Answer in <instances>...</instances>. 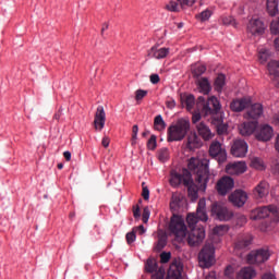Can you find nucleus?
<instances>
[{"mask_svg":"<svg viewBox=\"0 0 279 279\" xmlns=\"http://www.w3.org/2000/svg\"><path fill=\"white\" fill-rule=\"evenodd\" d=\"M226 171L231 175H241L242 173H245V171H247V163H245L244 161L229 163L226 166Z\"/></svg>","mask_w":279,"mask_h":279,"instance_id":"obj_22","label":"nucleus"},{"mask_svg":"<svg viewBox=\"0 0 279 279\" xmlns=\"http://www.w3.org/2000/svg\"><path fill=\"white\" fill-rule=\"evenodd\" d=\"M191 182H192L191 174L178 173V171L175 170L171 171L170 173V185H172L174 189H177V186H180V184H184V186H189Z\"/></svg>","mask_w":279,"mask_h":279,"instance_id":"obj_16","label":"nucleus"},{"mask_svg":"<svg viewBox=\"0 0 279 279\" xmlns=\"http://www.w3.org/2000/svg\"><path fill=\"white\" fill-rule=\"evenodd\" d=\"M210 16H213V10L206 9L199 14L196 15V19L202 23H206V21H210Z\"/></svg>","mask_w":279,"mask_h":279,"instance_id":"obj_42","label":"nucleus"},{"mask_svg":"<svg viewBox=\"0 0 279 279\" xmlns=\"http://www.w3.org/2000/svg\"><path fill=\"white\" fill-rule=\"evenodd\" d=\"M178 2L180 3V5L182 8H184V5H194L195 4V0H178Z\"/></svg>","mask_w":279,"mask_h":279,"instance_id":"obj_58","label":"nucleus"},{"mask_svg":"<svg viewBox=\"0 0 279 279\" xmlns=\"http://www.w3.org/2000/svg\"><path fill=\"white\" fill-rule=\"evenodd\" d=\"M253 195L256 199H265L269 195V183L267 181L259 182L253 190Z\"/></svg>","mask_w":279,"mask_h":279,"instance_id":"obj_24","label":"nucleus"},{"mask_svg":"<svg viewBox=\"0 0 279 279\" xmlns=\"http://www.w3.org/2000/svg\"><path fill=\"white\" fill-rule=\"evenodd\" d=\"M221 110V102L219 101V98L216 96H211L208 98L206 105H204V108L202 109L203 114L205 117H208V114H217Z\"/></svg>","mask_w":279,"mask_h":279,"instance_id":"obj_14","label":"nucleus"},{"mask_svg":"<svg viewBox=\"0 0 279 279\" xmlns=\"http://www.w3.org/2000/svg\"><path fill=\"white\" fill-rule=\"evenodd\" d=\"M158 263L154 258H148L145 264V270L147 274H154L155 271L159 270Z\"/></svg>","mask_w":279,"mask_h":279,"instance_id":"obj_36","label":"nucleus"},{"mask_svg":"<svg viewBox=\"0 0 279 279\" xmlns=\"http://www.w3.org/2000/svg\"><path fill=\"white\" fill-rule=\"evenodd\" d=\"M270 32L275 36L279 35V17L271 21V23H270Z\"/></svg>","mask_w":279,"mask_h":279,"instance_id":"obj_46","label":"nucleus"},{"mask_svg":"<svg viewBox=\"0 0 279 279\" xmlns=\"http://www.w3.org/2000/svg\"><path fill=\"white\" fill-rule=\"evenodd\" d=\"M150 215H151V211L149 210V207H144L143 214H142L143 223H147L149 221Z\"/></svg>","mask_w":279,"mask_h":279,"instance_id":"obj_49","label":"nucleus"},{"mask_svg":"<svg viewBox=\"0 0 279 279\" xmlns=\"http://www.w3.org/2000/svg\"><path fill=\"white\" fill-rule=\"evenodd\" d=\"M198 260L202 267L208 269L215 265V246L213 244H205L198 254Z\"/></svg>","mask_w":279,"mask_h":279,"instance_id":"obj_5","label":"nucleus"},{"mask_svg":"<svg viewBox=\"0 0 279 279\" xmlns=\"http://www.w3.org/2000/svg\"><path fill=\"white\" fill-rule=\"evenodd\" d=\"M232 189H234V179L231 177H222L216 184V190L222 197H226Z\"/></svg>","mask_w":279,"mask_h":279,"instance_id":"obj_13","label":"nucleus"},{"mask_svg":"<svg viewBox=\"0 0 279 279\" xmlns=\"http://www.w3.org/2000/svg\"><path fill=\"white\" fill-rule=\"evenodd\" d=\"M142 196L144 199H149V187L145 186L143 187Z\"/></svg>","mask_w":279,"mask_h":279,"instance_id":"obj_61","label":"nucleus"},{"mask_svg":"<svg viewBox=\"0 0 279 279\" xmlns=\"http://www.w3.org/2000/svg\"><path fill=\"white\" fill-rule=\"evenodd\" d=\"M202 120V113L196 112L192 116V123H199V121Z\"/></svg>","mask_w":279,"mask_h":279,"instance_id":"obj_59","label":"nucleus"},{"mask_svg":"<svg viewBox=\"0 0 279 279\" xmlns=\"http://www.w3.org/2000/svg\"><path fill=\"white\" fill-rule=\"evenodd\" d=\"M154 128L157 130V132H162L165 128H167V123H165V120L162 119V116L158 114L154 120Z\"/></svg>","mask_w":279,"mask_h":279,"instance_id":"obj_39","label":"nucleus"},{"mask_svg":"<svg viewBox=\"0 0 279 279\" xmlns=\"http://www.w3.org/2000/svg\"><path fill=\"white\" fill-rule=\"evenodd\" d=\"M144 97H147V90H145V89H137L135 92V99H136V101H141V99H144Z\"/></svg>","mask_w":279,"mask_h":279,"instance_id":"obj_50","label":"nucleus"},{"mask_svg":"<svg viewBox=\"0 0 279 279\" xmlns=\"http://www.w3.org/2000/svg\"><path fill=\"white\" fill-rule=\"evenodd\" d=\"M191 130V121L181 118L168 128V143L184 141Z\"/></svg>","mask_w":279,"mask_h":279,"instance_id":"obj_2","label":"nucleus"},{"mask_svg":"<svg viewBox=\"0 0 279 279\" xmlns=\"http://www.w3.org/2000/svg\"><path fill=\"white\" fill-rule=\"evenodd\" d=\"M226 87V76L225 74H218L214 82V89L219 94L223 93V88Z\"/></svg>","mask_w":279,"mask_h":279,"instance_id":"obj_33","label":"nucleus"},{"mask_svg":"<svg viewBox=\"0 0 279 279\" xmlns=\"http://www.w3.org/2000/svg\"><path fill=\"white\" fill-rule=\"evenodd\" d=\"M269 58H271V52L269 51V49H267V48L259 49L258 60H259L260 64H265L267 62V60H269Z\"/></svg>","mask_w":279,"mask_h":279,"instance_id":"obj_38","label":"nucleus"},{"mask_svg":"<svg viewBox=\"0 0 279 279\" xmlns=\"http://www.w3.org/2000/svg\"><path fill=\"white\" fill-rule=\"evenodd\" d=\"M157 158L160 162H167L169 160V148H160L157 153Z\"/></svg>","mask_w":279,"mask_h":279,"instance_id":"obj_43","label":"nucleus"},{"mask_svg":"<svg viewBox=\"0 0 279 279\" xmlns=\"http://www.w3.org/2000/svg\"><path fill=\"white\" fill-rule=\"evenodd\" d=\"M279 211L278 207L276 205H268V206H263L254 209L252 211L251 219L254 221L258 219H267V217H278Z\"/></svg>","mask_w":279,"mask_h":279,"instance_id":"obj_6","label":"nucleus"},{"mask_svg":"<svg viewBox=\"0 0 279 279\" xmlns=\"http://www.w3.org/2000/svg\"><path fill=\"white\" fill-rule=\"evenodd\" d=\"M166 9L169 12H178L180 10V5L175 1L171 0L167 3Z\"/></svg>","mask_w":279,"mask_h":279,"instance_id":"obj_48","label":"nucleus"},{"mask_svg":"<svg viewBox=\"0 0 279 279\" xmlns=\"http://www.w3.org/2000/svg\"><path fill=\"white\" fill-rule=\"evenodd\" d=\"M182 271H184L182 260L174 259L168 269L167 279H182Z\"/></svg>","mask_w":279,"mask_h":279,"instance_id":"obj_17","label":"nucleus"},{"mask_svg":"<svg viewBox=\"0 0 279 279\" xmlns=\"http://www.w3.org/2000/svg\"><path fill=\"white\" fill-rule=\"evenodd\" d=\"M198 221H208V214L206 213V198H201L196 208V214H189L186 216V222L191 230L197 228Z\"/></svg>","mask_w":279,"mask_h":279,"instance_id":"obj_4","label":"nucleus"},{"mask_svg":"<svg viewBox=\"0 0 279 279\" xmlns=\"http://www.w3.org/2000/svg\"><path fill=\"white\" fill-rule=\"evenodd\" d=\"M171 260V253L163 252L160 254V263L166 264Z\"/></svg>","mask_w":279,"mask_h":279,"instance_id":"obj_52","label":"nucleus"},{"mask_svg":"<svg viewBox=\"0 0 279 279\" xmlns=\"http://www.w3.org/2000/svg\"><path fill=\"white\" fill-rule=\"evenodd\" d=\"M262 279H276V275L271 271H268L262 276Z\"/></svg>","mask_w":279,"mask_h":279,"instance_id":"obj_63","label":"nucleus"},{"mask_svg":"<svg viewBox=\"0 0 279 279\" xmlns=\"http://www.w3.org/2000/svg\"><path fill=\"white\" fill-rule=\"evenodd\" d=\"M204 239H206V229L198 226L191 229L187 235V244L190 247H197V245H202V243H204Z\"/></svg>","mask_w":279,"mask_h":279,"instance_id":"obj_7","label":"nucleus"},{"mask_svg":"<svg viewBox=\"0 0 279 279\" xmlns=\"http://www.w3.org/2000/svg\"><path fill=\"white\" fill-rule=\"evenodd\" d=\"M252 100L247 98L235 99L230 104V108L233 112H243L245 108H250Z\"/></svg>","mask_w":279,"mask_h":279,"instance_id":"obj_26","label":"nucleus"},{"mask_svg":"<svg viewBox=\"0 0 279 279\" xmlns=\"http://www.w3.org/2000/svg\"><path fill=\"white\" fill-rule=\"evenodd\" d=\"M223 25H236V22L234 21V17L228 16L222 19Z\"/></svg>","mask_w":279,"mask_h":279,"instance_id":"obj_55","label":"nucleus"},{"mask_svg":"<svg viewBox=\"0 0 279 279\" xmlns=\"http://www.w3.org/2000/svg\"><path fill=\"white\" fill-rule=\"evenodd\" d=\"M209 155L211 158H216L219 165H223L228 160V153L223 145L219 141H214L209 146Z\"/></svg>","mask_w":279,"mask_h":279,"instance_id":"obj_10","label":"nucleus"},{"mask_svg":"<svg viewBox=\"0 0 279 279\" xmlns=\"http://www.w3.org/2000/svg\"><path fill=\"white\" fill-rule=\"evenodd\" d=\"M247 142L245 140H235L231 146V154L234 158H245L247 156Z\"/></svg>","mask_w":279,"mask_h":279,"instance_id":"obj_15","label":"nucleus"},{"mask_svg":"<svg viewBox=\"0 0 279 279\" xmlns=\"http://www.w3.org/2000/svg\"><path fill=\"white\" fill-rule=\"evenodd\" d=\"M169 231L173 234L175 241H184V239H186V232H189L184 218L179 215H173L170 219Z\"/></svg>","mask_w":279,"mask_h":279,"instance_id":"obj_3","label":"nucleus"},{"mask_svg":"<svg viewBox=\"0 0 279 279\" xmlns=\"http://www.w3.org/2000/svg\"><path fill=\"white\" fill-rule=\"evenodd\" d=\"M269 251L259 248L251 251L246 257V260L248 265H260L263 263H267V260H269Z\"/></svg>","mask_w":279,"mask_h":279,"instance_id":"obj_11","label":"nucleus"},{"mask_svg":"<svg viewBox=\"0 0 279 279\" xmlns=\"http://www.w3.org/2000/svg\"><path fill=\"white\" fill-rule=\"evenodd\" d=\"M167 247V235H159L156 244L157 252H162Z\"/></svg>","mask_w":279,"mask_h":279,"instance_id":"obj_44","label":"nucleus"},{"mask_svg":"<svg viewBox=\"0 0 279 279\" xmlns=\"http://www.w3.org/2000/svg\"><path fill=\"white\" fill-rule=\"evenodd\" d=\"M196 130L198 133V136L203 138V141H210L215 134L210 130V126H208L205 122H199L196 125Z\"/></svg>","mask_w":279,"mask_h":279,"instance_id":"obj_25","label":"nucleus"},{"mask_svg":"<svg viewBox=\"0 0 279 279\" xmlns=\"http://www.w3.org/2000/svg\"><path fill=\"white\" fill-rule=\"evenodd\" d=\"M241 136H252V134H256V130H258V121H248L244 122L239 126Z\"/></svg>","mask_w":279,"mask_h":279,"instance_id":"obj_21","label":"nucleus"},{"mask_svg":"<svg viewBox=\"0 0 279 279\" xmlns=\"http://www.w3.org/2000/svg\"><path fill=\"white\" fill-rule=\"evenodd\" d=\"M94 128L96 132H101L106 128V110H104V106H98L96 109Z\"/></svg>","mask_w":279,"mask_h":279,"instance_id":"obj_18","label":"nucleus"},{"mask_svg":"<svg viewBox=\"0 0 279 279\" xmlns=\"http://www.w3.org/2000/svg\"><path fill=\"white\" fill-rule=\"evenodd\" d=\"M197 185H195L193 183V179L192 182L187 186V195L191 199V202H197V198L199 197V191H202L203 193L206 192V190H202V187H199V183L196 182Z\"/></svg>","mask_w":279,"mask_h":279,"instance_id":"obj_30","label":"nucleus"},{"mask_svg":"<svg viewBox=\"0 0 279 279\" xmlns=\"http://www.w3.org/2000/svg\"><path fill=\"white\" fill-rule=\"evenodd\" d=\"M229 199L231 203H233V206H238V208H241L245 206V203L247 202V192L243 190H235L229 196Z\"/></svg>","mask_w":279,"mask_h":279,"instance_id":"obj_19","label":"nucleus"},{"mask_svg":"<svg viewBox=\"0 0 279 279\" xmlns=\"http://www.w3.org/2000/svg\"><path fill=\"white\" fill-rule=\"evenodd\" d=\"M214 123L217 125L218 134H226L228 132V124H223V118L216 119L214 118Z\"/></svg>","mask_w":279,"mask_h":279,"instance_id":"obj_37","label":"nucleus"},{"mask_svg":"<svg viewBox=\"0 0 279 279\" xmlns=\"http://www.w3.org/2000/svg\"><path fill=\"white\" fill-rule=\"evenodd\" d=\"M133 217L140 219L141 217V207L138 205L133 206Z\"/></svg>","mask_w":279,"mask_h":279,"instance_id":"obj_57","label":"nucleus"},{"mask_svg":"<svg viewBox=\"0 0 279 279\" xmlns=\"http://www.w3.org/2000/svg\"><path fill=\"white\" fill-rule=\"evenodd\" d=\"M268 73L272 82H277V86L279 88V62L272 60L267 65Z\"/></svg>","mask_w":279,"mask_h":279,"instance_id":"obj_29","label":"nucleus"},{"mask_svg":"<svg viewBox=\"0 0 279 279\" xmlns=\"http://www.w3.org/2000/svg\"><path fill=\"white\" fill-rule=\"evenodd\" d=\"M263 105L262 104H254L250 107L247 112L244 114V119H253V121H258L260 117H263Z\"/></svg>","mask_w":279,"mask_h":279,"instance_id":"obj_23","label":"nucleus"},{"mask_svg":"<svg viewBox=\"0 0 279 279\" xmlns=\"http://www.w3.org/2000/svg\"><path fill=\"white\" fill-rule=\"evenodd\" d=\"M169 53H171L170 48L160 46H153L148 51V56L155 60H165Z\"/></svg>","mask_w":279,"mask_h":279,"instance_id":"obj_20","label":"nucleus"},{"mask_svg":"<svg viewBox=\"0 0 279 279\" xmlns=\"http://www.w3.org/2000/svg\"><path fill=\"white\" fill-rule=\"evenodd\" d=\"M251 167H253V169H257V171H265V161L258 157H255L251 160Z\"/></svg>","mask_w":279,"mask_h":279,"instance_id":"obj_41","label":"nucleus"},{"mask_svg":"<svg viewBox=\"0 0 279 279\" xmlns=\"http://www.w3.org/2000/svg\"><path fill=\"white\" fill-rule=\"evenodd\" d=\"M196 86L198 88V93L202 95H210V90H213V85L208 77H201L196 81Z\"/></svg>","mask_w":279,"mask_h":279,"instance_id":"obj_28","label":"nucleus"},{"mask_svg":"<svg viewBox=\"0 0 279 279\" xmlns=\"http://www.w3.org/2000/svg\"><path fill=\"white\" fill-rule=\"evenodd\" d=\"M160 82V76L158 74L150 75V84H158Z\"/></svg>","mask_w":279,"mask_h":279,"instance_id":"obj_60","label":"nucleus"},{"mask_svg":"<svg viewBox=\"0 0 279 279\" xmlns=\"http://www.w3.org/2000/svg\"><path fill=\"white\" fill-rule=\"evenodd\" d=\"M166 107L169 109V110H173V108H175V99L173 98H168L166 100Z\"/></svg>","mask_w":279,"mask_h":279,"instance_id":"obj_56","label":"nucleus"},{"mask_svg":"<svg viewBox=\"0 0 279 279\" xmlns=\"http://www.w3.org/2000/svg\"><path fill=\"white\" fill-rule=\"evenodd\" d=\"M229 230L230 227L228 225H219L214 228L213 232L217 236H223V234H228Z\"/></svg>","mask_w":279,"mask_h":279,"instance_id":"obj_40","label":"nucleus"},{"mask_svg":"<svg viewBox=\"0 0 279 279\" xmlns=\"http://www.w3.org/2000/svg\"><path fill=\"white\" fill-rule=\"evenodd\" d=\"M166 274L165 268L160 267L158 270H155V272H151L150 279H165Z\"/></svg>","mask_w":279,"mask_h":279,"instance_id":"obj_47","label":"nucleus"},{"mask_svg":"<svg viewBox=\"0 0 279 279\" xmlns=\"http://www.w3.org/2000/svg\"><path fill=\"white\" fill-rule=\"evenodd\" d=\"M156 145H157V143H156V136L153 135V136L148 140V142H147V147H148V149L154 150V149H156Z\"/></svg>","mask_w":279,"mask_h":279,"instance_id":"obj_53","label":"nucleus"},{"mask_svg":"<svg viewBox=\"0 0 279 279\" xmlns=\"http://www.w3.org/2000/svg\"><path fill=\"white\" fill-rule=\"evenodd\" d=\"M187 169L196 174L201 191H206L210 180V160L191 157L187 161Z\"/></svg>","mask_w":279,"mask_h":279,"instance_id":"obj_1","label":"nucleus"},{"mask_svg":"<svg viewBox=\"0 0 279 279\" xmlns=\"http://www.w3.org/2000/svg\"><path fill=\"white\" fill-rule=\"evenodd\" d=\"M184 104L186 106V110L191 111L193 110V107L195 106V96L193 95H187L185 97Z\"/></svg>","mask_w":279,"mask_h":279,"instance_id":"obj_45","label":"nucleus"},{"mask_svg":"<svg viewBox=\"0 0 279 279\" xmlns=\"http://www.w3.org/2000/svg\"><path fill=\"white\" fill-rule=\"evenodd\" d=\"M137 138H138V126H137V124H135L132 128V145H134V143H136Z\"/></svg>","mask_w":279,"mask_h":279,"instance_id":"obj_51","label":"nucleus"},{"mask_svg":"<svg viewBox=\"0 0 279 279\" xmlns=\"http://www.w3.org/2000/svg\"><path fill=\"white\" fill-rule=\"evenodd\" d=\"M265 29L267 26L259 17H251L246 24V34H251V36H263Z\"/></svg>","mask_w":279,"mask_h":279,"instance_id":"obj_9","label":"nucleus"},{"mask_svg":"<svg viewBox=\"0 0 279 279\" xmlns=\"http://www.w3.org/2000/svg\"><path fill=\"white\" fill-rule=\"evenodd\" d=\"M206 73V66L202 63H195L192 65L193 77H202Z\"/></svg>","mask_w":279,"mask_h":279,"instance_id":"obj_34","label":"nucleus"},{"mask_svg":"<svg viewBox=\"0 0 279 279\" xmlns=\"http://www.w3.org/2000/svg\"><path fill=\"white\" fill-rule=\"evenodd\" d=\"M252 245V238L245 235L240 236L235 242V250H247Z\"/></svg>","mask_w":279,"mask_h":279,"instance_id":"obj_32","label":"nucleus"},{"mask_svg":"<svg viewBox=\"0 0 279 279\" xmlns=\"http://www.w3.org/2000/svg\"><path fill=\"white\" fill-rule=\"evenodd\" d=\"M134 241H136V233H134V232L126 233V242H128V244L132 245V243H134Z\"/></svg>","mask_w":279,"mask_h":279,"instance_id":"obj_54","label":"nucleus"},{"mask_svg":"<svg viewBox=\"0 0 279 279\" xmlns=\"http://www.w3.org/2000/svg\"><path fill=\"white\" fill-rule=\"evenodd\" d=\"M278 0H267V12L269 16H276L278 14Z\"/></svg>","mask_w":279,"mask_h":279,"instance_id":"obj_35","label":"nucleus"},{"mask_svg":"<svg viewBox=\"0 0 279 279\" xmlns=\"http://www.w3.org/2000/svg\"><path fill=\"white\" fill-rule=\"evenodd\" d=\"M232 274H234V268L231 265L227 266V268L225 270V276L230 277V276H232Z\"/></svg>","mask_w":279,"mask_h":279,"instance_id":"obj_62","label":"nucleus"},{"mask_svg":"<svg viewBox=\"0 0 279 279\" xmlns=\"http://www.w3.org/2000/svg\"><path fill=\"white\" fill-rule=\"evenodd\" d=\"M256 278V269L252 266L243 267L236 275V279H253Z\"/></svg>","mask_w":279,"mask_h":279,"instance_id":"obj_31","label":"nucleus"},{"mask_svg":"<svg viewBox=\"0 0 279 279\" xmlns=\"http://www.w3.org/2000/svg\"><path fill=\"white\" fill-rule=\"evenodd\" d=\"M211 216L218 221H230L234 217V213L228 209L225 205L215 203L211 205Z\"/></svg>","mask_w":279,"mask_h":279,"instance_id":"obj_8","label":"nucleus"},{"mask_svg":"<svg viewBox=\"0 0 279 279\" xmlns=\"http://www.w3.org/2000/svg\"><path fill=\"white\" fill-rule=\"evenodd\" d=\"M186 147L190 151H195L202 147V140L197 136V133H190L186 141Z\"/></svg>","mask_w":279,"mask_h":279,"instance_id":"obj_27","label":"nucleus"},{"mask_svg":"<svg viewBox=\"0 0 279 279\" xmlns=\"http://www.w3.org/2000/svg\"><path fill=\"white\" fill-rule=\"evenodd\" d=\"M255 138L260 143H268L271 138H274V128L269 124H262L257 126L255 131Z\"/></svg>","mask_w":279,"mask_h":279,"instance_id":"obj_12","label":"nucleus"},{"mask_svg":"<svg viewBox=\"0 0 279 279\" xmlns=\"http://www.w3.org/2000/svg\"><path fill=\"white\" fill-rule=\"evenodd\" d=\"M101 145L102 147H110V137H102Z\"/></svg>","mask_w":279,"mask_h":279,"instance_id":"obj_64","label":"nucleus"}]
</instances>
